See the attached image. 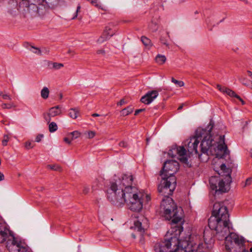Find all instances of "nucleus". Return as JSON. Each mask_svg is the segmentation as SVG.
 Wrapping results in <instances>:
<instances>
[{
	"label": "nucleus",
	"mask_w": 252,
	"mask_h": 252,
	"mask_svg": "<svg viewBox=\"0 0 252 252\" xmlns=\"http://www.w3.org/2000/svg\"><path fill=\"white\" fill-rule=\"evenodd\" d=\"M99 116V115L97 113H94L93 114H92L93 117H98Z\"/></svg>",
	"instance_id": "e2e57ef3"
},
{
	"label": "nucleus",
	"mask_w": 252,
	"mask_h": 252,
	"mask_svg": "<svg viewBox=\"0 0 252 252\" xmlns=\"http://www.w3.org/2000/svg\"><path fill=\"white\" fill-rule=\"evenodd\" d=\"M252 182V178H248L246 181V182H245V186H246L247 185H250L251 184Z\"/></svg>",
	"instance_id": "de8ad7c7"
},
{
	"label": "nucleus",
	"mask_w": 252,
	"mask_h": 252,
	"mask_svg": "<svg viewBox=\"0 0 252 252\" xmlns=\"http://www.w3.org/2000/svg\"><path fill=\"white\" fill-rule=\"evenodd\" d=\"M132 111H133V108L130 106H128L127 108L123 109L121 111V114H122V115H123L124 116H127L128 114L132 113Z\"/></svg>",
	"instance_id": "a878e982"
},
{
	"label": "nucleus",
	"mask_w": 252,
	"mask_h": 252,
	"mask_svg": "<svg viewBox=\"0 0 252 252\" xmlns=\"http://www.w3.org/2000/svg\"><path fill=\"white\" fill-rule=\"evenodd\" d=\"M160 40L161 43L165 45L168 48H169V44L167 43V40L165 37L161 36L160 38Z\"/></svg>",
	"instance_id": "e433bc0d"
},
{
	"label": "nucleus",
	"mask_w": 252,
	"mask_h": 252,
	"mask_svg": "<svg viewBox=\"0 0 252 252\" xmlns=\"http://www.w3.org/2000/svg\"><path fill=\"white\" fill-rule=\"evenodd\" d=\"M1 107L2 109H10L12 108V105L10 104L3 103L1 104Z\"/></svg>",
	"instance_id": "a19ab883"
},
{
	"label": "nucleus",
	"mask_w": 252,
	"mask_h": 252,
	"mask_svg": "<svg viewBox=\"0 0 252 252\" xmlns=\"http://www.w3.org/2000/svg\"><path fill=\"white\" fill-rule=\"evenodd\" d=\"M123 198L125 200L122 202H119L118 199L111 202L118 206L126 203L129 209L134 212H139L143 208L144 193L139 191L137 188H133L132 191L127 192Z\"/></svg>",
	"instance_id": "39448f33"
},
{
	"label": "nucleus",
	"mask_w": 252,
	"mask_h": 252,
	"mask_svg": "<svg viewBox=\"0 0 252 252\" xmlns=\"http://www.w3.org/2000/svg\"><path fill=\"white\" fill-rule=\"evenodd\" d=\"M160 209L165 219L171 220L172 223L177 224L182 221L183 210L181 207L178 208L173 200L169 196L162 198Z\"/></svg>",
	"instance_id": "20e7f679"
},
{
	"label": "nucleus",
	"mask_w": 252,
	"mask_h": 252,
	"mask_svg": "<svg viewBox=\"0 0 252 252\" xmlns=\"http://www.w3.org/2000/svg\"><path fill=\"white\" fill-rule=\"evenodd\" d=\"M228 153H229V151L228 150H227V153L225 154V155H223L222 153H220V155L222 157L218 158L219 159L218 160H216L215 161H214V160H213V165H214L215 163H218V166L220 167V170L221 171V172L220 173L219 172V171L217 169V167H214V170H215V171L217 172L218 173V174H219V175H220L221 173L222 172L223 173L225 174L226 177L228 179V181H229V180L231 181V180H230V170L229 168H227L225 164L221 163L220 161V158H224L226 155H228Z\"/></svg>",
	"instance_id": "2eb2a0df"
},
{
	"label": "nucleus",
	"mask_w": 252,
	"mask_h": 252,
	"mask_svg": "<svg viewBox=\"0 0 252 252\" xmlns=\"http://www.w3.org/2000/svg\"><path fill=\"white\" fill-rule=\"evenodd\" d=\"M62 113V107L60 105H57L49 108L48 111L43 113V117L45 121L47 123H49L52 118L60 116Z\"/></svg>",
	"instance_id": "f8f14e48"
},
{
	"label": "nucleus",
	"mask_w": 252,
	"mask_h": 252,
	"mask_svg": "<svg viewBox=\"0 0 252 252\" xmlns=\"http://www.w3.org/2000/svg\"><path fill=\"white\" fill-rule=\"evenodd\" d=\"M107 31V33H112V36L114 34L115 32H114L112 30V29L111 28V26L110 25H109V26H107L105 27V29L104 31Z\"/></svg>",
	"instance_id": "f704fd0d"
},
{
	"label": "nucleus",
	"mask_w": 252,
	"mask_h": 252,
	"mask_svg": "<svg viewBox=\"0 0 252 252\" xmlns=\"http://www.w3.org/2000/svg\"><path fill=\"white\" fill-rule=\"evenodd\" d=\"M175 2L177 3H182L184 2L186 0H174Z\"/></svg>",
	"instance_id": "13d9d810"
},
{
	"label": "nucleus",
	"mask_w": 252,
	"mask_h": 252,
	"mask_svg": "<svg viewBox=\"0 0 252 252\" xmlns=\"http://www.w3.org/2000/svg\"><path fill=\"white\" fill-rule=\"evenodd\" d=\"M6 248L9 252H30L27 245L15 237L14 235L10 236L6 242Z\"/></svg>",
	"instance_id": "1a4fd4ad"
},
{
	"label": "nucleus",
	"mask_w": 252,
	"mask_h": 252,
	"mask_svg": "<svg viewBox=\"0 0 252 252\" xmlns=\"http://www.w3.org/2000/svg\"><path fill=\"white\" fill-rule=\"evenodd\" d=\"M71 137H70V139H69V138L68 137H65L63 139V141L68 144H70L71 143Z\"/></svg>",
	"instance_id": "09e8293b"
},
{
	"label": "nucleus",
	"mask_w": 252,
	"mask_h": 252,
	"mask_svg": "<svg viewBox=\"0 0 252 252\" xmlns=\"http://www.w3.org/2000/svg\"><path fill=\"white\" fill-rule=\"evenodd\" d=\"M212 236L211 234V231L207 229L205 230L203 232V239L205 243H207L210 242L212 239Z\"/></svg>",
	"instance_id": "aec40b11"
},
{
	"label": "nucleus",
	"mask_w": 252,
	"mask_h": 252,
	"mask_svg": "<svg viewBox=\"0 0 252 252\" xmlns=\"http://www.w3.org/2000/svg\"><path fill=\"white\" fill-rule=\"evenodd\" d=\"M4 179V175L2 173L0 172V181L3 180Z\"/></svg>",
	"instance_id": "864d4df0"
},
{
	"label": "nucleus",
	"mask_w": 252,
	"mask_h": 252,
	"mask_svg": "<svg viewBox=\"0 0 252 252\" xmlns=\"http://www.w3.org/2000/svg\"><path fill=\"white\" fill-rule=\"evenodd\" d=\"M213 127V125L210 122L207 129L201 128L196 129L195 136L190 138L188 143V150L189 153L198 154L197 147L200 140H201V151L207 155H215L214 161L218 160V158L222 157L220 155V153L223 155L227 153V147L225 144L224 135L216 136L215 139L218 141L214 142L211 134Z\"/></svg>",
	"instance_id": "f257e3e1"
},
{
	"label": "nucleus",
	"mask_w": 252,
	"mask_h": 252,
	"mask_svg": "<svg viewBox=\"0 0 252 252\" xmlns=\"http://www.w3.org/2000/svg\"><path fill=\"white\" fill-rule=\"evenodd\" d=\"M47 168L54 171H61V167L57 164L47 165Z\"/></svg>",
	"instance_id": "c85d7f7f"
},
{
	"label": "nucleus",
	"mask_w": 252,
	"mask_h": 252,
	"mask_svg": "<svg viewBox=\"0 0 252 252\" xmlns=\"http://www.w3.org/2000/svg\"><path fill=\"white\" fill-rule=\"evenodd\" d=\"M131 236H132V237L134 239H135V238H136V235H135V234H133V233H132V234H131Z\"/></svg>",
	"instance_id": "69168bd1"
},
{
	"label": "nucleus",
	"mask_w": 252,
	"mask_h": 252,
	"mask_svg": "<svg viewBox=\"0 0 252 252\" xmlns=\"http://www.w3.org/2000/svg\"><path fill=\"white\" fill-rule=\"evenodd\" d=\"M155 60L158 64H162L165 62L166 58L164 55H158L156 57Z\"/></svg>",
	"instance_id": "4be33fe9"
},
{
	"label": "nucleus",
	"mask_w": 252,
	"mask_h": 252,
	"mask_svg": "<svg viewBox=\"0 0 252 252\" xmlns=\"http://www.w3.org/2000/svg\"><path fill=\"white\" fill-rule=\"evenodd\" d=\"M49 124V130L52 133L58 129V126L55 122H52L48 123Z\"/></svg>",
	"instance_id": "393cba45"
},
{
	"label": "nucleus",
	"mask_w": 252,
	"mask_h": 252,
	"mask_svg": "<svg viewBox=\"0 0 252 252\" xmlns=\"http://www.w3.org/2000/svg\"><path fill=\"white\" fill-rule=\"evenodd\" d=\"M229 215L227 207L222 203L216 202L214 204L211 216L208 220V226L215 230L216 234L225 235L231 228Z\"/></svg>",
	"instance_id": "f03ea898"
},
{
	"label": "nucleus",
	"mask_w": 252,
	"mask_h": 252,
	"mask_svg": "<svg viewBox=\"0 0 252 252\" xmlns=\"http://www.w3.org/2000/svg\"><path fill=\"white\" fill-rule=\"evenodd\" d=\"M174 150L177 152L182 162L186 163L188 161V158L186 157V150L183 146L177 147Z\"/></svg>",
	"instance_id": "f3484780"
},
{
	"label": "nucleus",
	"mask_w": 252,
	"mask_h": 252,
	"mask_svg": "<svg viewBox=\"0 0 252 252\" xmlns=\"http://www.w3.org/2000/svg\"><path fill=\"white\" fill-rule=\"evenodd\" d=\"M166 37H168V38H169V37H170L169 35V33L168 32L166 33Z\"/></svg>",
	"instance_id": "774afa93"
},
{
	"label": "nucleus",
	"mask_w": 252,
	"mask_h": 252,
	"mask_svg": "<svg viewBox=\"0 0 252 252\" xmlns=\"http://www.w3.org/2000/svg\"><path fill=\"white\" fill-rule=\"evenodd\" d=\"M134 178L130 174H123L118 179L110 183V187L107 189V198L110 201H124L123 196L127 192L132 191V189L137 188L133 186Z\"/></svg>",
	"instance_id": "7ed1b4c3"
},
{
	"label": "nucleus",
	"mask_w": 252,
	"mask_h": 252,
	"mask_svg": "<svg viewBox=\"0 0 252 252\" xmlns=\"http://www.w3.org/2000/svg\"><path fill=\"white\" fill-rule=\"evenodd\" d=\"M95 135V132L94 131H90L88 132V138H93Z\"/></svg>",
	"instance_id": "4c0bfd02"
},
{
	"label": "nucleus",
	"mask_w": 252,
	"mask_h": 252,
	"mask_svg": "<svg viewBox=\"0 0 252 252\" xmlns=\"http://www.w3.org/2000/svg\"><path fill=\"white\" fill-rule=\"evenodd\" d=\"M141 41L146 46L149 47L151 46V41L150 39L145 36L141 37Z\"/></svg>",
	"instance_id": "bb28decb"
},
{
	"label": "nucleus",
	"mask_w": 252,
	"mask_h": 252,
	"mask_svg": "<svg viewBox=\"0 0 252 252\" xmlns=\"http://www.w3.org/2000/svg\"><path fill=\"white\" fill-rule=\"evenodd\" d=\"M80 135L81 133L79 131L75 130L70 133L68 136L71 137V140H73L74 139L78 138L80 136Z\"/></svg>",
	"instance_id": "cd10ccee"
},
{
	"label": "nucleus",
	"mask_w": 252,
	"mask_h": 252,
	"mask_svg": "<svg viewBox=\"0 0 252 252\" xmlns=\"http://www.w3.org/2000/svg\"><path fill=\"white\" fill-rule=\"evenodd\" d=\"M179 169V164L177 161L174 160H167L164 163L160 175L162 178H168L171 176H174V174L177 172Z\"/></svg>",
	"instance_id": "9d476101"
},
{
	"label": "nucleus",
	"mask_w": 252,
	"mask_h": 252,
	"mask_svg": "<svg viewBox=\"0 0 252 252\" xmlns=\"http://www.w3.org/2000/svg\"><path fill=\"white\" fill-rule=\"evenodd\" d=\"M171 81L179 87H181L184 86V82L182 81H178L174 78H172Z\"/></svg>",
	"instance_id": "473e14b6"
},
{
	"label": "nucleus",
	"mask_w": 252,
	"mask_h": 252,
	"mask_svg": "<svg viewBox=\"0 0 252 252\" xmlns=\"http://www.w3.org/2000/svg\"><path fill=\"white\" fill-rule=\"evenodd\" d=\"M158 95V92L156 90L149 91L141 98L140 101L148 105L150 104Z\"/></svg>",
	"instance_id": "dca6fc26"
},
{
	"label": "nucleus",
	"mask_w": 252,
	"mask_h": 252,
	"mask_svg": "<svg viewBox=\"0 0 252 252\" xmlns=\"http://www.w3.org/2000/svg\"><path fill=\"white\" fill-rule=\"evenodd\" d=\"M119 145L120 147H124V148H126L127 146V144L126 143V142L123 141H121L119 143Z\"/></svg>",
	"instance_id": "c03bdc74"
},
{
	"label": "nucleus",
	"mask_w": 252,
	"mask_h": 252,
	"mask_svg": "<svg viewBox=\"0 0 252 252\" xmlns=\"http://www.w3.org/2000/svg\"><path fill=\"white\" fill-rule=\"evenodd\" d=\"M225 93L227 94L231 97H234L238 99L241 102L243 105L245 104V102L244 100L238 95H237L234 91L231 90L227 88Z\"/></svg>",
	"instance_id": "6ab92c4d"
},
{
	"label": "nucleus",
	"mask_w": 252,
	"mask_h": 252,
	"mask_svg": "<svg viewBox=\"0 0 252 252\" xmlns=\"http://www.w3.org/2000/svg\"><path fill=\"white\" fill-rule=\"evenodd\" d=\"M149 28L153 32H156L158 29V22L157 20H152L149 25Z\"/></svg>",
	"instance_id": "5701e85b"
},
{
	"label": "nucleus",
	"mask_w": 252,
	"mask_h": 252,
	"mask_svg": "<svg viewBox=\"0 0 252 252\" xmlns=\"http://www.w3.org/2000/svg\"><path fill=\"white\" fill-rule=\"evenodd\" d=\"M79 114V111L77 108H71L69 110V116L72 119H76Z\"/></svg>",
	"instance_id": "412c9836"
},
{
	"label": "nucleus",
	"mask_w": 252,
	"mask_h": 252,
	"mask_svg": "<svg viewBox=\"0 0 252 252\" xmlns=\"http://www.w3.org/2000/svg\"><path fill=\"white\" fill-rule=\"evenodd\" d=\"M42 52L48 54L49 52V50L45 48L43 49L42 51H41V52Z\"/></svg>",
	"instance_id": "4d7b16f0"
},
{
	"label": "nucleus",
	"mask_w": 252,
	"mask_h": 252,
	"mask_svg": "<svg viewBox=\"0 0 252 252\" xmlns=\"http://www.w3.org/2000/svg\"><path fill=\"white\" fill-rule=\"evenodd\" d=\"M96 53L98 55H105V51L104 49H100L96 51Z\"/></svg>",
	"instance_id": "a18cd8bd"
},
{
	"label": "nucleus",
	"mask_w": 252,
	"mask_h": 252,
	"mask_svg": "<svg viewBox=\"0 0 252 252\" xmlns=\"http://www.w3.org/2000/svg\"><path fill=\"white\" fill-rule=\"evenodd\" d=\"M145 197L146 198V201L147 202L149 201V200H150V199H151L150 196L149 195H148V194H144V198Z\"/></svg>",
	"instance_id": "5fc2aeb1"
},
{
	"label": "nucleus",
	"mask_w": 252,
	"mask_h": 252,
	"mask_svg": "<svg viewBox=\"0 0 252 252\" xmlns=\"http://www.w3.org/2000/svg\"><path fill=\"white\" fill-rule=\"evenodd\" d=\"M226 233L224 236L220 234H216L219 240L223 239L225 240V248L227 252H241L244 247L245 240L244 238L236 233L230 232Z\"/></svg>",
	"instance_id": "423d86ee"
},
{
	"label": "nucleus",
	"mask_w": 252,
	"mask_h": 252,
	"mask_svg": "<svg viewBox=\"0 0 252 252\" xmlns=\"http://www.w3.org/2000/svg\"><path fill=\"white\" fill-rule=\"evenodd\" d=\"M43 135L39 134L35 138V141L37 142H39L41 140V139L43 138Z\"/></svg>",
	"instance_id": "37998d69"
},
{
	"label": "nucleus",
	"mask_w": 252,
	"mask_h": 252,
	"mask_svg": "<svg viewBox=\"0 0 252 252\" xmlns=\"http://www.w3.org/2000/svg\"><path fill=\"white\" fill-rule=\"evenodd\" d=\"M183 107V105H182L178 107V110H181L182 109Z\"/></svg>",
	"instance_id": "0e129e2a"
},
{
	"label": "nucleus",
	"mask_w": 252,
	"mask_h": 252,
	"mask_svg": "<svg viewBox=\"0 0 252 252\" xmlns=\"http://www.w3.org/2000/svg\"><path fill=\"white\" fill-rule=\"evenodd\" d=\"M175 231L177 230V229H178L179 230V233H180L181 232V228L180 227L178 226V227H177V226H175Z\"/></svg>",
	"instance_id": "052dcab7"
},
{
	"label": "nucleus",
	"mask_w": 252,
	"mask_h": 252,
	"mask_svg": "<svg viewBox=\"0 0 252 252\" xmlns=\"http://www.w3.org/2000/svg\"><path fill=\"white\" fill-rule=\"evenodd\" d=\"M217 87L220 92H222L223 93H225V91H226V90L227 89V88L222 87L220 85H217Z\"/></svg>",
	"instance_id": "ea45409f"
},
{
	"label": "nucleus",
	"mask_w": 252,
	"mask_h": 252,
	"mask_svg": "<svg viewBox=\"0 0 252 252\" xmlns=\"http://www.w3.org/2000/svg\"><path fill=\"white\" fill-rule=\"evenodd\" d=\"M25 147L27 149H30L33 147V145L31 142H27L25 143Z\"/></svg>",
	"instance_id": "58836bf2"
},
{
	"label": "nucleus",
	"mask_w": 252,
	"mask_h": 252,
	"mask_svg": "<svg viewBox=\"0 0 252 252\" xmlns=\"http://www.w3.org/2000/svg\"><path fill=\"white\" fill-rule=\"evenodd\" d=\"M89 191V188L87 186H84L83 189V193L85 194H87Z\"/></svg>",
	"instance_id": "49530a36"
},
{
	"label": "nucleus",
	"mask_w": 252,
	"mask_h": 252,
	"mask_svg": "<svg viewBox=\"0 0 252 252\" xmlns=\"http://www.w3.org/2000/svg\"><path fill=\"white\" fill-rule=\"evenodd\" d=\"M1 95L2 96V98L4 99H8V100L11 99V97L7 94H2Z\"/></svg>",
	"instance_id": "3c124183"
},
{
	"label": "nucleus",
	"mask_w": 252,
	"mask_h": 252,
	"mask_svg": "<svg viewBox=\"0 0 252 252\" xmlns=\"http://www.w3.org/2000/svg\"><path fill=\"white\" fill-rule=\"evenodd\" d=\"M145 111V109H137L135 111V113H134V115H138L139 113L140 112H142L143 111Z\"/></svg>",
	"instance_id": "603ef678"
},
{
	"label": "nucleus",
	"mask_w": 252,
	"mask_h": 252,
	"mask_svg": "<svg viewBox=\"0 0 252 252\" xmlns=\"http://www.w3.org/2000/svg\"><path fill=\"white\" fill-rule=\"evenodd\" d=\"M148 227V220L144 217L141 220H137L134 222V228L135 230L139 232L140 235V242L143 243V234L145 230Z\"/></svg>",
	"instance_id": "ddd939ff"
},
{
	"label": "nucleus",
	"mask_w": 252,
	"mask_h": 252,
	"mask_svg": "<svg viewBox=\"0 0 252 252\" xmlns=\"http://www.w3.org/2000/svg\"><path fill=\"white\" fill-rule=\"evenodd\" d=\"M49 90L48 88L44 87L41 91V96L43 99H47L49 96Z\"/></svg>",
	"instance_id": "b1692460"
},
{
	"label": "nucleus",
	"mask_w": 252,
	"mask_h": 252,
	"mask_svg": "<svg viewBox=\"0 0 252 252\" xmlns=\"http://www.w3.org/2000/svg\"><path fill=\"white\" fill-rule=\"evenodd\" d=\"M45 0H34L35 1H36L38 3H42Z\"/></svg>",
	"instance_id": "bf43d9fd"
},
{
	"label": "nucleus",
	"mask_w": 252,
	"mask_h": 252,
	"mask_svg": "<svg viewBox=\"0 0 252 252\" xmlns=\"http://www.w3.org/2000/svg\"><path fill=\"white\" fill-rule=\"evenodd\" d=\"M241 252H252V247L250 248L249 252L246 250L245 247H244Z\"/></svg>",
	"instance_id": "6e6d98bb"
},
{
	"label": "nucleus",
	"mask_w": 252,
	"mask_h": 252,
	"mask_svg": "<svg viewBox=\"0 0 252 252\" xmlns=\"http://www.w3.org/2000/svg\"><path fill=\"white\" fill-rule=\"evenodd\" d=\"M10 138L9 136L7 134H4L3 136V139L2 140V145L3 146H6L7 145V143L9 141Z\"/></svg>",
	"instance_id": "2f4dec72"
},
{
	"label": "nucleus",
	"mask_w": 252,
	"mask_h": 252,
	"mask_svg": "<svg viewBox=\"0 0 252 252\" xmlns=\"http://www.w3.org/2000/svg\"><path fill=\"white\" fill-rule=\"evenodd\" d=\"M239 81L240 82L244 85L250 87V83H251L252 81H250V80H248L245 77H240L239 79Z\"/></svg>",
	"instance_id": "c756f323"
},
{
	"label": "nucleus",
	"mask_w": 252,
	"mask_h": 252,
	"mask_svg": "<svg viewBox=\"0 0 252 252\" xmlns=\"http://www.w3.org/2000/svg\"><path fill=\"white\" fill-rule=\"evenodd\" d=\"M126 103V102L125 100L124 99H122L118 103V105H123L125 104Z\"/></svg>",
	"instance_id": "8fccbe9b"
},
{
	"label": "nucleus",
	"mask_w": 252,
	"mask_h": 252,
	"mask_svg": "<svg viewBox=\"0 0 252 252\" xmlns=\"http://www.w3.org/2000/svg\"><path fill=\"white\" fill-rule=\"evenodd\" d=\"M91 3H92L93 5H95V6H96L97 7H98V8H101V9H103V10H105V9L103 8L102 7H101V5H100V4L99 3V2H98L97 1V0H92L91 1Z\"/></svg>",
	"instance_id": "c9c22d12"
},
{
	"label": "nucleus",
	"mask_w": 252,
	"mask_h": 252,
	"mask_svg": "<svg viewBox=\"0 0 252 252\" xmlns=\"http://www.w3.org/2000/svg\"><path fill=\"white\" fill-rule=\"evenodd\" d=\"M181 241L176 237H171L168 240H165L164 241L155 244L154 250L156 252H181L183 248V243L181 245ZM185 245L187 242H184Z\"/></svg>",
	"instance_id": "0eeeda50"
},
{
	"label": "nucleus",
	"mask_w": 252,
	"mask_h": 252,
	"mask_svg": "<svg viewBox=\"0 0 252 252\" xmlns=\"http://www.w3.org/2000/svg\"><path fill=\"white\" fill-rule=\"evenodd\" d=\"M63 98V94H60V99H62Z\"/></svg>",
	"instance_id": "338daca9"
},
{
	"label": "nucleus",
	"mask_w": 252,
	"mask_h": 252,
	"mask_svg": "<svg viewBox=\"0 0 252 252\" xmlns=\"http://www.w3.org/2000/svg\"><path fill=\"white\" fill-rule=\"evenodd\" d=\"M231 181L225 183L223 180H220L218 177L212 176L210 178V187L212 190L216 192L220 191L222 192H227L229 189V184Z\"/></svg>",
	"instance_id": "9b49d317"
},
{
	"label": "nucleus",
	"mask_w": 252,
	"mask_h": 252,
	"mask_svg": "<svg viewBox=\"0 0 252 252\" xmlns=\"http://www.w3.org/2000/svg\"><path fill=\"white\" fill-rule=\"evenodd\" d=\"M29 50L37 55H41V51L38 48L33 47L32 46H30Z\"/></svg>",
	"instance_id": "7c9ffc66"
},
{
	"label": "nucleus",
	"mask_w": 252,
	"mask_h": 252,
	"mask_svg": "<svg viewBox=\"0 0 252 252\" xmlns=\"http://www.w3.org/2000/svg\"><path fill=\"white\" fill-rule=\"evenodd\" d=\"M80 8H81L80 5H78L77 6V9H76V12L75 13V14H74V16L73 17V18H72L73 19L77 17V15H78V13L80 11Z\"/></svg>",
	"instance_id": "79ce46f5"
},
{
	"label": "nucleus",
	"mask_w": 252,
	"mask_h": 252,
	"mask_svg": "<svg viewBox=\"0 0 252 252\" xmlns=\"http://www.w3.org/2000/svg\"><path fill=\"white\" fill-rule=\"evenodd\" d=\"M176 179L175 176L170 178H162L160 185L158 187V190L165 198L166 196L171 195L175 189Z\"/></svg>",
	"instance_id": "6e6552de"
},
{
	"label": "nucleus",
	"mask_w": 252,
	"mask_h": 252,
	"mask_svg": "<svg viewBox=\"0 0 252 252\" xmlns=\"http://www.w3.org/2000/svg\"><path fill=\"white\" fill-rule=\"evenodd\" d=\"M63 66V64L61 63H53V68L55 69H59Z\"/></svg>",
	"instance_id": "72a5a7b5"
},
{
	"label": "nucleus",
	"mask_w": 252,
	"mask_h": 252,
	"mask_svg": "<svg viewBox=\"0 0 252 252\" xmlns=\"http://www.w3.org/2000/svg\"><path fill=\"white\" fill-rule=\"evenodd\" d=\"M112 36V33H107V31H104L102 35L97 39L96 42L98 44H101L107 40Z\"/></svg>",
	"instance_id": "a211bd4d"
},
{
	"label": "nucleus",
	"mask_w": 252,
	"mask_h": 252,
	"mask_svg": "<svg viewBox=\"0 0 252 252\" xmlns=\"http://www.w3.org/2000/svg\"><path fill=\"white\" fill-rule=\"evenodd\" d=\"M247 72H248V73L250 77H251V76H252V71H251L248 70V71H247Z\"/></svg>",
	"instance_id": "680f3d73"
},
{
	"label": "nucleus",
	"mask_w": 252,
	"mask_h": 252,
	"mask_svg": "<svg viewBox=\"0 0 252 252\" xmlns=\"http://www.w3.org/2000/svg\"><path fill=\"white\" fill-rule=\"evenodd\" d=\"M13 233L10 230L7 224L0 220V243L7 241Z\"/></svg>",
	"instance_id": "4468645a"
}]
</instances>
